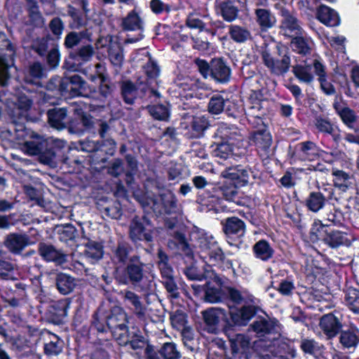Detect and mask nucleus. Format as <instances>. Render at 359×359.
Instances as JSON below:
<instances>
[{
	"label": "nucleus",
	"mask_w": 359,
	"mask_h": 359,
	"mask_svg": "<svg viewBox=\"0 0 359 359\" xmlns=\"http://www.w3.org/2000/svg\"><path fill=\"white\" fill-rule=\"evenodd\" d=\"M251 173L250 170L243 168L241 166L228 168L222 172L221 175L233 184V186L229 188L226 186L222 187L223 194L226 200L233 199L237 194V188L248 184Z\"/></svg>",
	"instance_id": "f257e3e1"
},
{
	"label": "nucleus",
	"mask_w": 359,
	"mask_h": 359,
	"mask_svg": "<svg viewBox=\"0 0 359 359\" xmlns=\"http://www.w3.org/2000/svg\"><path fill=\"white\" fill-rule=\"evenodd\" d=\"M128 317L126 313L119 307L114 308L107 320V325L120 344H126L128 339Z\"/></svg>",
	"instance_id": "f03ea898"
},
{
	"label": "nucleus",
	"mask_w": 359,
	"mask_h": 359,
	"mask_svg": "<svg viewBox=\"0 0 359 359\" xmlns=\"http://www.w3.org/2000/svg\"><path fill=\"white\" fill-rule=\"evenodd\" d=\"M205 328L210 333L215 332L222 320L226 319L225 311L218 307H212L201 312Z\"/></svg>",
	"instance_id": "7ed1b4c3"
},
{
	"label": "nucleus",
	"mask_w": 359,
	"mask_h": 359,
	"mask_svg": "<svg viewBox=\"0 0 359 359\" xmlns=\"http://www.w3.org/2000/svg\"><path fill=\"white\" fill-rule=\"evenodd\" d=\"M94 55V50L91 46H85L80 48L75 55H71L65 62L67 69L70 71H78L79 67L90 60Z\"/></svg>",
	"instance_id": "20e7f679"
},
{
	"label": "nucleus",
	"mask_w": 359,
	"mask_h": 359,
	"mask_svg": "<svg viewBox=\"0 0 359 359\" xmlns=\"http://www.w3.org/2000/svg\"><path fill=\"white\" fill-rule=\"evenodd\" d=\"M262 57L264 65L276 74H283L289 69L290 58L287 55H284L280 60H275L269 52L264 50Z\"/></svg>",
	"instance_id": "39448f33"
},
{
	"label": "nucleus",
	"mask_w": 359,
	"mask_h": 359,
	"mask_svg": "<svg viewBox=\"0 0 359 359\" xmlns=\"http://www.w3.org/2000/svg\"><path fill=\"white\" fill-rule=\"evenodd\" d=\"M2 46H0V83L2 86L6 84V81L9 78L8 72V65L6 62V56L12 57L13 50L9 41L3 37L1 40Z\"/></svg>",
	"instance_id": "423d86ee"
},
{
	"label": "nucleus",
	"mask_w": 359,
	"mask_h": 359,
	"mask_svg": "<svg viewBox=\"0 0 359 359\" xmlns=\"http://www.w3.org/2000/svg\"><path fill=\"white\" fill-rule=\"evenodd\" d=\"M282 24L280 32L287 36H294L302 34L301 26L297 18L287 11H282Z\"/></svg>",
	"instance_id": "0eeeda50"
},
{
	"label": "nucleus",
	"mask_w": 359,
	"mask_h": 359,
	"mask_svg": "<svg viewBox=\"0 0 359 359\" xmlns=\"http://www.w3.org/2000/svg\"><path fill=\"white\" fill-rule=\"evenodd\" d=\"M4 245L11 252L19 254L30 242L25 234L11 233L6 237Z\"/></svg>",
	"instance_id": "6e6552de"
},
{
	"label": "nucleus",
	"mask_w": 359,
	"mask_h": 359,
	"mask_svg": "<svg viewBox=\"0 0 359 359\" xmlns=\"http://www.w3.org/2000/svg\"><path fill=\"white\" fill-rule=\"evenodd\" d=\"M69 80V88L74 95L93 97L95 93V90L90 88L80 76L74 75Z\"/></svg>",
	"instance_id": "1a4fd4ad"
},
{
	"label": "nucleus",
	"mask_w": 359,
	"mask_h": 359,
	"mask_svg": "<svg viewBox=\"0 0 359 359\" xmlns=\"http://www.w3.org/2000/svg\"><path fill=\"white\" fill-rule=\"evenodd\" d=\"M320 327L327 337L332 338L338 334L341 325L337 317L329 313L321 318Z\"/></svg>",
	"instance_id": "9d476101"
},
{
	"label": "nucleus",
	"mask_w": 359,
	"mask_h": 359,
	"mask_svg": "<svg viewBox=\"0 0 359 359\" xmlns=\"http://www.w3.org/2000/svg\"><path fill=\"white\" fill-rule=\"evenodd\" d=\"M317 19L326 26L335 27L339 25L340 19L338 13L332 8L322 5L316 12Z\"/></svg>",
	"instance_id": "9b49d317"
},
{
	"label": "nucleus",
	"mask_w": 359,
	"mask_h": 359,
	"mask_svg": "<svg viewBox=\"0 0 359 359\" xmlns=\"http://www.w3.org/2000/svg\"><path fill=\"white\" fill-rule=\"evenodd\" d=\"M230 69L221 59H215L211 62L210 76L216 81L225 83L230 79Z\"/></svg>",
	"instance_id": "f8f14e48"
},
{
	"label": "nucleus",
	"mask_w": 359,
	"mask_h": 359,
	"mask_svg": "<svg viewBox=\"0 0 359 359\" xmlns=\"http://www.w3.org/2000/svg\"><path fill=\"white\" fill-rule=\"evenodd\" d=\"M266 104V102L257 100L252 96L250 97V106L248 107L246 112L250 123H252L255 119L258 124L262 123L261 116L265 113Z\"/></svg>",
	"instance_id": "ddd939ff"
},
{
	"label": "nucleus",
	"mask_w": 359,
	"mask_h": 359,
	"mask_svg": "<svg viewBox=\"0 0 359 359\" xmlns=\"http://www.w3.org/2000/svg\"><path fill=\"white\" fill-rule=\"evenodd\" d=\"M252 140L258 149L266 152L272 143V137L265 126L253 133Z\"/></svg>",
	"instance_id": "4468645a"
},
{
	"label": "nucleus",
	"mask_w": 359,
	"mask_h": 359,
	"mask_svg": "<svg viewBox=\"0 0 359 359\" xmlns=\"http://www.w3.org/2000/svg\"><path fill=\"white\" fill-rule=\"evenodd\" d=\"M39 253L43 259L48 262H55L59 264L66 262V255L50 245L40 244Z\"/></svg>",
	"instance_id": "2eb2a0df"
},
{
	"label": "nucleus",
	"mask_w": 359,
	"mask_h": 359,
	"mask_svg": "<svg viewBox=\"0 0 359 359\" xmlns=\"http://www.w3.org/2000/svg\"><path fill=\"white\" fill-rule=\"evenodd\" d=\"M202 247L210 257V261L217 263L223 259L224 254L213 237L205 239Z\"/></svg>",
	"instance_id": "dca6fc26"
},
{
	"label": "nucleus",
	"mask_w": 359,
	"mask_h": 359,
	"mask_svg": "<svg viewBox=\"0 0 359 359\" xmlns=\"http://www.w3.org/2000/svg\"><path fill=\"white\" fill-rule=\"evenodd\" d=\"M223 229L227 235H237L242 236L245 232V225L239 218L236 217L227 218L223 222Z\"/></svg>",
	"instance_id": "f3484780"
},
{
	"label": "nucleus",
	"mask_w": 359,
	"mask_h": 359,
	"mask_svg": "<svg viewBox=\"0 0 359 359\" xmlns=\"http://www.w3.org/2000/svg\"><path fill=\"white\" fill-rule=\"evenodd\" d=\"M144 266V264L140 262L137 257H133L130 259L126 268V273L132 282L137 283L142 279Z\"/></svg>",
	"instance_id": "a211bd4d"
},
{
	"label": "nucleus",
	"mask_w": 359,
	"mask_h": 359,
	"mask_svg": "<svg viewBox=\"0 0 359 359\" xmlns=\"http://www.w3.org/2000/svg\"><path fill=\"white\" fill-rule=\"evenodd\" d=\"M312 46V40L302 34L294 36L291 41V48L292 50L303 55H306L311 53Z\"/></svg>",
	"instance_id": "6ab92c4d"
},
{
	"label": "nucleus",
	"mask_w": 359,
	"mask_h": 359,
	"mask_svg": "<svg viewBox=\"0 0 359 359\" xmlns=\"http://www.w3.org/2000/svg\"><path fill=\"white\" fill-rule=\"evenodd\" d=\"M123 297L125 302L130 306L137 316L143 317L144 316L146 309L137 294L131 291H126L123 292Z\"/></svg>",
	"instance_id": "aec40b11"
},
{
	"label": "nucleus",
	"mask_w": 359,
	"mask_h": 359,
	"mask_svg": "<svg viewBox=\"0 0 359 359\" xmlns=\"http://www.w3.org/2000/svg\"><path fill=\"white\" fill-rule=\"evenodd\" d=\"M48 116L49 123L53 128L61 130L65 127L67 111L65 109L60 108L49 110Z\"/></svg>",
	"instance_id": "412c9836"
},
{
	"label": "nucleus",
	"mask_w": 359,
	"mask_h": 359,
	"mask_svg": "<svg viewBox=\"0 0 359 359\" xmlns=\"http://www.w3.org/2000/svg\"><path fill=\"white\" fill-rule=\"evenodd\" d=\"M217 13L226 21L235 20L238 15V9L229 0L220 1L217 5Z\"/></svg>",
	"instance_id": "4be33fe9"
},
{
	"label": "nucleus",
	"mask_w": 359,
	"mask_h": 359,
	"mask_svg": "<svg viewBox=\"0 0 359 359\" xmlns=\"http://www.w3.org/2000/svg\"><path fill=\"white\" fill-rule=\"evenodd\" d=\"M253 252L255 257L262 261H267L273 257V250L269 243L261 240L256 243L253 246Z\"/></svg>",
	"instance_id": "5701e85b"
},
{
	"label": "nucleus",
	"mask_w": 359,
	"mask_h": 359,
	"mask_svg": "<svg viewBox=\"0 0 359 359\" xmlns=\"http://www.w3.org/2000/svg\"><path fill=\"white\" fill-rule=\"evenodd\" d=\"M255 311L251 306H244L236 311H231V319L236 325H245L254 316Z\"/></svg>",
	"instance_id": "b1692460"
},
{
	"label": "nucleus",
	"mask_w": 359,
	"mask_h": 359,
	"mask_svg": "<svg viewBox=\"0 0 359 359\" xmlns=\"http://www.w3.org/2000/svg\"><path fill=\"white\" fill-rule=\"evenodd\" d=\"M292 72L302 83H311L314 80L312 67L310 65H297L293 67Z\"/></svg>",
	"instance_id": "393cba45"
},
{
	"label": "nucleus",
	"mask_w": 359,
	"mask_h": 359,
	"mask_svg": "<svg viewBox=\"0 0 359 359\" xmlns=\"http://www.w3.org/2000/svg\"><path fill=\"white\" fill-rule=\"evenodd\" d=\"M76 285L74 278L65 273H60L57 278V287L60 292L67 294L73 291Z\"/></svg>",
	"instance_id": "a878e982"
},
{
	"label": "nucleus",
	"mask_w": 359,
	"mask_h": 359,
	"mask_svg": "<svg viewBox=\"0 0 359 359\" xmlns=\"http://www.w3.org/2000/svg\"><path fill=\"white\" fill-rule=\"evenodd\" d=\"M255 14L257 22L262 29H267L274 25L276 18L268 10L259 8L256 10Z\"/></svg>",
	"instance_id": "bb28decb"
},
{
	"label": "nucleus",
	"mask_w": 359,
	"mask_h": 359,
	"mask_svg": "<svg viewBox=\"0 0 359 359\" xmlns=\"http://www.w3.org/2000/svg\"><path fill=\"white\" fill-rule=\"evenodd\" d=\"M122 27L123 29L135 31L142 30V22L140 16L135 11H131L122 20Z\"/></svg>",
	"instance_id": "cd10ccee"
},
{
	"label": "nucleus",
	"mask_w": 359,
	"mask_h": 359,
	"mask_svg": "<svg viewBox=\"0 0 359 359\" xmlns=\"http://www.w3.org/2000/svg\"><path fill=\"white\" fill-rule=\"evenodd\" d=\"M109 58L114 66L120 67L123 64L124 56L119 43L111 41L109 47Z\"/></svg>",
	"instance_id": "c85d7f7f"
},
{
	"label": "nucleus",
	"mask_w": 359,
	"mask_h": 359,
	"mask_svg": "<svg viewBox=\"0 0 359 359\" xmlns=\"http://www.w3.org/2000/svg\"><path fill=\"white\" fill-rule=\"evenodd\" d=\"M325 201L321 193L311 192L306 200V205L311 211L316 212L323 208Z\"/></svg>",
	"instance_id": "c756f323"
},
{
	"label": "nucleus",
	"mask_w": 359,
	"mask_h": 359,
	"mask_svg": "<svg viewBox=\"0 0 359 359\" xmlns=\"http://www.w3.org/2000/svg\"><path fill=\"white\" fill-rule=\"evenodd\" d=\"M323 241L332 248L348 244L346 235L339 231H332L326 234Z\"/></svg>",
	"instance_id": "7c9ffc66"
},
{
	"label": "nucleus",
	"mask_w": 359,
	"mask_h": 359,
	"mask_svg": "<svg viewBox=\"0 0 359 359\" xmlns=\"http://www.w3.org/2000/svg\"><path fill=\"white\" fill-rule=\"evenodd\" d=\"M302 157L308 161H314L318 155V149L312 142H304L299 144Z\"/></svg>",
	"instance_id": "2f4dec72"
},
{
	"label": "nucleus",
	"mask_w": 359,
	"mask_h": 359,
	"mask_svg": "<svg viewBox=\"0 0 359 359\" xmlns=\"http://www.w3.org/2000/svg\"><path fill=\"white\" fill-rule=\"evenodd\" d=\"M340 341L347 348L355 346L359 342V330L351 328L342 332L340 336Z\"/></svg>",
	"instance_id": "473e14b6"
},
{
	"label": "nucleus",
	"mask_w": 359,
	"mask_h": 359,
	"mask_svg": "<svg viewBox=\"0 0 359 359\" xmlns=\"http://www.w3.org/2000/svg\"><path fill=\"white\" fill-rule=\"evenodd\" d=\"M130 236L133 240L145 239L147 241H151L152 238L142 224L136 220H133L130 225Z\"/></svg>",
	"instance_id": "72a5a7b5"
},
{
	"label": "nucleus",
	"mask_w": 359,
	"mask_h": 359,
	"mask_svg": "<svg viewBox=\"0 0 359 359\" xmlns=\"http://www.w3.org/2000/svg\"><path fill=\"white\" fill-rule=\"evenodd\" d=\"M208 122L203 116H196L193 117L191 128L192 130V136L198 137L202 135L203 131L208 128Z\"/></svg>",
	"instance_id": "f704fd0d"
},
{
	"label": "nucleus",
	"mask_w": 359,
	"mask_h": 359,
	"mask_svg": "<svg viewBox=\"0 0 359 359\" xmlns=\"http://www.w3.org/2000/svg\"><path fill=\"white\" fill-rule=\"evenodd\" d=\"M85 252L86 257L92 262L98 261L103 255L102 246L95 242H89Z\"/></svg>",
	"instance_id": "c9c22d12"
},
{
	"label": "nucleus",
	"mask_w": 359,
	"mask_h": 359,
	"mask_svg": "<svg viewBox=\"0 0 359 359\" xmlns=\"http://www.w3.org/2000/svg\"><path fill=\"white\" fill-rule=\"evenodd\" d=\"M252 328L259 336H264L272 332L275 330V325L264 319L256 320L252 324Z\"/></svg>",
	"instance_id": "e433bc0d"
},
{
	"label": "nucleus",
	"mask_w": 359,
	"mask_h": 359,
	"mask_svg": "<svg viewBox=\"0 0 359 359\" xmlns=\"http://www.w3.org/2000/svg\"><path fill=\"white\" fill-rule=\"evenodd\" d=\"M62 349V341L55 334H50V341L44 346L45 353L48 355H57Z\"/></svg>",
	"instance_id": "4c0bfd02"
},
{
	"label": "nucleus",
	"mask_w": 359,
	"mask_h": 359,
	"mask_svg": "<svg viewBox=\"0 0 359 359\" xmlns=\"http://www.w3.org/2000/svg\"><path fill=\"white\" fill-rule=\"evenodd\" d=\"M231 38L236 42L242 43L248 40L250 34V32L242 27L231 25L229 29Z\"/></svg>",
	"instance_id": "58836bf2"
},
{
	"label": "nucleus",
	"mask_w": 359,
	"mask_h": 359,
	"mask_svg": "<svg viewBox=\"0 0 359 359\" xmlns=\"http://www.w3.org/2000/svg\"><path fill=\"white\" fill-rule=\"evenodd\" d=\"M332 175L335 187L346 191L349 187L350 176L344 171L335 169L332 170Z\"/></svg>",
	"instance_id": "ea45409f"
},
{
	"label": "nucleus",
	"mask_w": 359,
	"mask_h": 359,
	"mask_svg": "<svg viewBox=\"0 0 359 359\" xmlns=\"http://www.w3.org/2000/svg\"><path fill=\"white\" fill-rule=\"evenodd\" d=\"M122 95L126 103L132 104L137 95V88L132 82L124 81L122 83Z\"/></svg>",
	"instance_id": "a19ab883"
},
{
	"label": "nucleus",
	"mask_w": 359,
	"mask_h": 359,
	"mask_svg": "<svg viewBox=\"0 0 359 359\" xmlns=\"http://www.w3.org/2000/svg\"><path fill=\"white\" fill-rule=\"evenodd\" d=\"M212 154L214 156L219 158L220 160H226L232 156V147L227 142L217 144Z\"/></svg>",
	"instance_id": "79ce46f5"
},
{
	"label": "nucleus",
	"mask_w": 359,
	"mask_h": 359,
	"mask_svg": "<svg viewBox=\"0 0 359 359\" xmlns=\"http://www.w3.org/2000/svg\"><path fill=\"white\" fill-rule=\"evenodd\" d=\"M346 302L353 312L359 314V295L356 290L348 289L347 290Z\"/></svg>",
	"instance_id": "37998d69"
},
{
	"label": "nucleus",
	"mask_w": 359,
	"mask_h": 359,
	"mask_svg": "<svg viewBox=\"0 0 359 359\" xmlns=\"http://www.w3.org/2000/svg\"><path fill=\"white\" fill-rule=\"evenodd\" d=\"M337 114L341 118L344 124L348 128H352L353 123L356 121V116L354 111L348 107H343L341 109H337Z\"/></svg>",
	"instance_id": "c03bdc74"
},
{
	"label": "nucleus",
	"mask_w": 359,
	"mask_h": 359,
	"mask_svg": "<svg viewBox=\"0 0 359 359\" xmlns=\"http://www.w3.org/2000/svg\"><path fill=\"white\" fill-rule=\"evenodd\" d=\"M191 86V90L199 99L208 97L212 93L211 88L208 85L198 80L194 81Z\"/></svg>",
	"instance_id": "a18cd8bd"
},
{
	"label": "nucleus",
	"mask_w": 359,
	"mask_h": 359,
	"mask_svg": "<svg viewBox=\"0 0 359 359\" xmlns=\"http://www.w3.org/2000/svg\"><path fill=\"white\" fill-rule=\"evenodd\" d=\"M149 111L154 118L160 121H165L169 116L168 109L163 104L151 106Z\"/></svg>",
	"instance_id": "49530a36"
},
{
	"label": "nucleus",
	"mask_w": 359,
	"mask_h": 359,
	"mask_svg": "<svg viewBox=\"0 0 359 359\" xmlns=\"http://www.w3.org/2000/svg\"><path fill=\"white\" fill-rule=\"evenodd\" d=\"M327 233L325 226L320 221L318 220L313 222L311 229V239L313 241L323 240Z\"/></svg>",
	"instance_id": "de8ad7c7"
},
{
	"label": "nucleus",
	"mask_w": 359,
	"mask_h": 359,
	"mask_svg": "<svg viewBox=\"0 0 359 359\" xmlns=\"http://www.w3.org/2000/svg\"><path fill=\"white\" fill-rule=\"evenodd\" d=\"M224 100L221 95L212 96L209 102V111L213 114H219L224 110Z\"/></svg>",
	"instance_id": "09e8293b"
},
{
	"label": "nucleus",
	"mask_w": 359,
	"mask_h": 359,
	"mask_svg": "<svg viewBox=\"0 0 359 359\" xmlns=\"http://www.w3.org/2000/svg\"><path fill=\"white\" fill-rule=\"evenodd\" d=\"M161 355L164 359H179L180 353L172 343H165L161 349Z\"/></svg>",
	"instance_id": "8fccbe9b"
},
{
	"label": "nucleus",
	"mask_w": 359,
	"mask_h": 359,
	"mask_svg": "<svg viewBox=\"0 0 359 359\" xmlns=\"http://www.w3.org/2000/svg\"><path fill=\"white\" fill-rule=\"evenodd\" d=\"M159 258L161 259V261L159 262V268L163 279L165 280L172 278V270L165 262L166 256L162 252H159Z\"/></svg>",
	"instance_id": "3c124183"
},
{
	"label": "nucleus",
	"mask_w": 359,
	"mask_h": 359,
	"mask_svg": "<svg viewBox=\"0 0 359 359\" xmlns=\"http://www.w3.org/2000/svg\"><path fill=\"white\" fill-rule=\"evenodd\" d=\"M14 266L12 263L0 258V278L3 279H13Z\"/></svg>",
	"instance_id": "603ef678"
},
{
	"label": "nucleus",
	"mask_w": 359,
	"mask_h": 359,
	"mask_svg": "<svg viewBox=\"0 0 359 359\" xmlns=\"http://www.w3.org/2000/svg\"><path fill=\"white\" fill-rule=\"evenodd\" d=\"M172 325L177 330L183 329L187 324V316L182 312L177 311L170 317Z\"/></svg>",
	"instance_id": "864d4df0"
},
{
	"label": "nucleus",
	"mask_w": 359,
	"mask_h": 359,
	"mask_svg": "<svg viewBox=\"0 0 359 359\" xmlns=\"http://www.w3.org/2000/svg\"><path fill=\"white\" fill-rule=\"evenodd\" d=\"M95 69L94 74H90L88 79L93 82L99 79L100 82L104 83L107 80L105 67L98 63L95 66Z\"/></svg>",
	"instance_id": "5fc2aeb1"
},
{
	"label": "nucleus",
	"mask_w": 359,
	"mask_h": 359,
	"mask_svg": "<svg viewBox=\"0 0 359 359\" xmlns=\"http://www.w3.org/2000/svg\"><path fill=\"white\" fill-rule=\"evenodd\" d=\"M205 300L210 303H216L222 299V292L219 289L208 287L205 290Z\"/></svg>",
	"instance_id": "6e6d98bb"
},
{
	"label": "nucleus",
	"mask_w": 359,
	"mask_h": 359,
	"mask_svg": "<svg viewBox=\"0 0 359 359\" xmlns=\"http://www.w3.org/2000/svg\"><path fill=\"white\" fill-rule=\"evenodd\" d=\"M315 125L317 129L321 133L332 134L334 131L332 124L326 119L318 118L316 121Z\"/></svg>",
	"instance_id": "4d7b16f0"
},
{
	"label": "nucleus",
	"mask_w": 359,
	"mask_h": 359,
	"mask_svg": "<svg viewBox=\"0 0 359 359\" xmlns=\"http://www.w3.org/2000/svg\"><path fill=\"white\" fill-rule=\"evenodd\" d=\"M56 314L60 317H65L67 316L68 309H69V302L67 299H61L54 304Z\"/></svg>",
	"instance_id": "13d9d810"
},
{
	"label": "nucleus",
	"mask_w": 359,
	"mask_h": 359,
	"mask_svg": "<svg viewBox=\"0 0 359 359\" xmlns=\"http://www.w3.org/2000/svg\"><path fill=\"white\" fill-rule=\"evenodd\" d=\"M128 256V252L126 248L119 245L115 251L113 260L116 264H125Z\"/></svg>",
	"instance_id": "bf43d9fd"
},
{
	"label": "nucleus",
	"mask_w": 359,
	"mask_h": 359,
	"mask_svg": "<svg viewBox=\"0 0 359 359\" xmlns=\"http://www.w3.org/2000/svg\"><path fill=\"white\" fill-rule=\"evenodd\" d=\"M301 348L304 353L312 354L318 349V346L314 340L304 339L301 342Z\"/></svg>",
	"instance_id": "052dcab7"
},
{
	"label": "nucleus",
	"mask_w": 359,
	"mask_h": 359,
	"mask_svg": "<svg viewBox=\"0 0 359 359\" xmlns=\"http://www.w3.org/2000/svg\"><path fill=\"white\" fill-rule=\"evenodd\" d=\"M81 39V36L80 34L72 32L66 36L65 46L68 48H72L79 43Z\"/></svg>",
	"instance_id": "680f3d73"
},
{
	"label": "nucleus",
	"mask_w": 359,
	"mask_h": 359,
	"mask_svg": "<svg viewBox=\"0 0 359 359\" xmlns=\"http://www.w3.org/2000/svg\"><path fill=\"white\" fill-rule=\"evenodd\" d=\"M163 283L166 288L168 292L170 294L171 297L174 298H177L179 297L178 287L173 279H165L163 280Z\"/></svg>",
	"instance_id": "e2e57ef3"
},
{
	"label": "nucleus",
	"mask_w": 359,
	"mask_h": 359,
	"mask_svg": "<svg viewBox=\"0 0 359 359\" xmlns=\"http://www.w3.org/2000/svg\"><path fill=\"white\" fill-rule=\"evenodd\" d=\"M49 27L53 34L57 36H60L62 34L64 29L62 22L58 18H53L50 21Z\"/></svg>",
	"instance_id": "0e129e2a"
},
{
	"label": "nucleus",
	"mask_w": 359,
	"mask_h": 359,
	"mask_svg": "<svg viewBox=\"0 0 359 359\" xmlns=\"http://www.w3.org/2000/svg\"><path fill=\"white\" fill-rule=\"evenodd\" d=\"M150 6L153 12L160 13L164 11H169L170 7L163 4L161 0H151Z\"/></svg>",
	"instance_id": "69168bd1"
},
{
	"label": "nucleus",
	"mask_w": 359,
	"mask_h": 359,
	"mask_svg": "<svg viewBox=\"0 0 359 359\" xmlns=\"http://www.w3.org/2000/svg\"><path fill=\"white\" fill-rule=\"evenodd\" d=\"M294 289V286L292 282L285 280L279 285L278 291L283 295H290Z\"/></svg>",
	"instance_id": "338daca9"
},
{
	"label": "nucleus",
	"mask_w": 359,
	"mask_h": 359,
	"mask_svg": "<svg viewBox=\"0 0 359 359\" xmlns=\"http://www.w3.org/2000/svg\"><path fill=\"white\" fill-rule=\"evenodd\" d=\"M196 65H197V67L201 74L205 78H207L209 75H210V66L207 62L203 60H196Z\"/></svg>",
	"instance_id": "774afa93"
}]
</instances>
